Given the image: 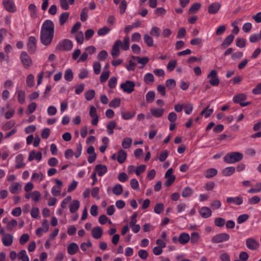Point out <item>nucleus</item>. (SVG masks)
<instances>
[{
    "instance_id": "5fc2aeb1",
    "label": "nucleus",
    "mask_w": 261,
    "mask_h": 261,
    "mask_svg": "<svg viewBox=\"0 0 261 261\" xmlns=\"http://www.w3.org/2000/svg\"><path fill=\"white\" fill-rule=\"evenodd\" d=\"M17 221L15 219H12L7 225V229L8 231H12L14 227L17 225Z\"/></svg>"
},
{
    "instance_id": "8fccbe9b",
    "label": "nucleus",
    "mask_w": 261,
    "mask_h": 261,
    "mask_svg": "<svg viewBox=\"0 0 261 261\" xmlns=\"http://www.w3.org/2000/svg\"><path fill=\"white\" fill-rule=\"evenodd\" d=\"M37 104L35 102L31 103L27 108V110L26 111V114L27 115H30L33 113L36 109Z\"/></svg>"
},
{
    "instance_id": "f8f14e48",
    "label": "nucleus",
    "mask_w": 261,
    "mask_h": 261,
    "mask_svg": "<svg viewBox=\"0 0 261 261\" xmlns=\"http://www.w3.org/2000/svg\"><path fill=\"white\" fill-rule=\"evenodd\" d=\"M135 84L134 82L130 81H126L120 85V88L124 92L127 93H130L134 90Z\"/></svg>"
},
{
    "instance_id": "b1692460",
    "label": "nucleus",
    "mask_w": 261,
    "mask_h": 261,
    "mask_svg": "<svg viewBox=\"0 0 261 261\" xmlns=\"http://www.w3.org/2000/svg\"><path fill=\"white\" fill-rule=\"evenodd\" d=\"M95 170L98 176H102L107 172V167L106 165L99 164L95 166Z\"/></svg>"
},
{
    "instance_id": "f257e3e1",
    "label": "nucleus",
    "mask_w": 261,
    "mask_h": 261,
    "mask_svg": "<svg viewBox=\"0 0 261 261\" xmlns=\"http://www.w3.org/2000/svg\"><path fill=\"white\" fill-rule=\"evenodd\" d=\"M243 154L239 152H231L227 153L223 158L224 162L227 164H234L241 161Z\"/></svg>"
},
{
    "instance_id": "9b49d317",
    "label": "nucleus",
    "mask_w": 261,
    "mask_h": 261,
    "mask_svg": "<svg viewBox=\"0 0 261 261\" xmlns=\"http://www.w3.org/2000/svg\"><path fill=\"white\" fill-rule=\"evenodd\" d=\"M54 24L51 20H46L43 23L41 31L54 33Z\"/></svg>"
},
{
    "instance_id": "473e14b6",
    "label": "nucleus",
    "mask_w": 261,
    "mask_h": 261,
    "mask_svg": "<svg viewBox=\"0 0 261 261\" xmlns=\"http://www.w3.org/2000/svg\"><path fill=\"white\" fill-rule=\"evenodd\" d=\"M126 152L123 150H120L118 153L117 161L120 164H122L125 160L126 158Z\"/></svg>"
},
{
    "instance_id": "0e129e2a",
    "label": "nucleus",
    "mask_w": 261,
    "mask_h": 261,
    "mask_svg": "<svg viewBox=\"0 0 261 261\" xmlns=\"http://www.w3.org/2000/svg\"><path fill=\"white\" fill-rule=\"evenodd\" d=\"M109 71H105L102 72L100 76V81L101 83H104L107 81L110 75Z\"/></svg>"
},
{
    "instance_id": "aec40b11",
    "label": "nucleus",
    "mask_w": 261,
    "mask_h": 261,
    "mask_svg": "<svg viewBox=\"0 0 261 261\" xmlns=\"http://www.w3.org/2000/svg\"><path fill=\"white\" fill-rule=\"evenodd\" d=\"M131 59L135 62V64H140L141 66L139 68H142L147 64V57L140 58L139 57L132 56Z\"/></svg>"
},
{
    "instance_id": "20e7f679",
    "label": "nucleus",
    "mask_w": 261,
    "mask_h": 261,
    "mask_svg": "<svg viewBox=\"0 0 261 261\" xmlns=\"http://www.w3.org/2000/svg\"><path fill=\"white\" fill-rule=\"evenodd\" d=\"M73 47V43L69 39H64L59 43L57 49L60 50L69 51Z\"/></svg>"
},
{
    "instance_id": "052dcab7",
    "label": "nucleus",
    "mask_w": 261,
    "mask_h": 261,
    "mask_svg": "<svg viewBox=\"0 0 261 261\" xmlns=\"http://www.w3.org/2000/svg\"><path fill=\"white\" fill-rule=\"evenodd\" d=\"M177 64V61L175 60L170 61L167 65L168 70L170 71H173L175 68Z\"/></svg>"
},
{
    "instance_id": "2eb2a0df",
    "label": "nucleus",
    "mask_w": 261,
    "mask_h": 261,
    "mask_svg": "<svg viewBox=\"0 0 261 261\" xmlns=\"http://www.w3.org/2000/svg\"><path fill=\"white\" fill-rule=\"evenodd\" d=\"M121 44V41L120 40H116L111 50V55L113 58H116L119 55V47Z\"/></svg>"
},
{
    "instance_id": "a211bd4d",
    "label": "nucleus",
    "mask_w": 261,
    "mask_h": 261,
    "mask_svg": "<svg viewBox=\"0 0 261 261\" xmlns=\"http://www.w3.org/2000/svg\"><path fill=\"white\" fill-rule=\"evenodd\" d=\"M199 213L203 218H208L212 215L211 210L206 206H203L199 210Z\"/></svg>"
},
{
    "instance_id": "603ef678",
    "label": "nucleus",
    "mask_w": 261,
    "mask_h": 261,
    "mask_svg": "<svg viewBox=\"0 0 261 261\" xmlns=\"http://www.w3.org/2000/svg\"><path fill=\"white\" fill-rule=\"evenodd\" d=\"M199 239V233L197 232H193L191 233V236L190 238L191 243L193 244H195L197 243Z\"/></svg>"
},
{
    "instance_id": "a19ab883",
    "label": "nucleus",
    "mask_w": 261,
    "mask_h": 261,
    "mask_svg": "<svg viewBox=\"0 0 261 261\" xmlns=\"http://www.w3.org/2000/svg\"><path fill=\"white\" fill-rule=\"evenodd\" d=\"M17 94L18 102L21 105L23 104L25 98V92L23 90H19L17 92Z\"/></svg>"
},
{
    "instance_id": "dca6fc26",
    "label": "nucleus",
    "mask_w": 261,
    "mask_h": 261,
    "mask_svg": "<svg viewBox=\"0 0 261 261\" xmlns=\"http://www.w3.org/2000/svg\"><path fill=\"white\" fill-rule=\"evenodd\" d=\"M55 182L57 185V186H54L51 189V194L54 196H57L61 192V187L63 185V183L61 180L58 179H56Z\"/></svg>"
},
{
    "instance_id": "1a4fd4ad",
    "label": "nucleus",
    "mask_w": 261,
    "mask_h": 261,
    "mask_svg": "<svg viewBox=\"0 0 261 261\" xmlns=\"http://www.w3.org/2000/svg\"><path fill=\"white\" fill-rule=\"evenodd\" d=\"M3 5L8 12L14 13L16 11V7L14 2L12 0H3Z\"/></svg>"
},
{
    "instance_id": "3c124183",
    "label": "nucleus",
    "mask_w": 261,
    "mask_h": 261,
    "mask_svg": "<svg viewBox=\"0 0 261 261\" xmlns=\"http://www.w3.org/2000/svg\"><path fill=\"white\" fill-rule=\"evenodd\" d=\"M121 101L119 98H115L110 103L109 106L111 108H116L120 106Z\"/></svg>"
},
{
    "instance_id": "6e6552de",
    "label": "nucleus",
    "mask_w": 261,
    "mask_h": 261,
    "mask_svg": "<svg viewBox=\"0 0 261 261\" xmlns=\"http://www.w3.org/2000/svg\"><path fill=\"white\" fill-rule=\"evenodd\" d=\"M207 77L210 79V84L213 86H217L220 83V80L217 77V72L216 70H212L208 74Z\"/></svg>"
},
{
    "instance_id": "393cba45",
    "label": "nucleus",
    "mask_w": 261,
    "mask_h": 261,
    "mask_svg": "<svg viewBox=\"0 0 261 261\" xmlns=\"http://www.w3.org/2000/svg\"><path fill=\"white\" fill-rule=\"evenodd\" d=\"M79 250V247L75 243H71L67 247V252L70 255L75 254Z\"/></svg>"
},
{
    "instance_id": "09e8293b",
    "label": "nucleus",
    "mask_w": 261,
    "mask_h": 261,
    "mask_svg": "<svg viewBox=\"0 0 261 261\" xmlns=\"http://www.w3.org/2000/svg\"><path fill=\"white\" fill-rule=\"evenodd\" d=\"M132 143V140L130 138H125L122 142V146L123 148L127 149L128 148Z\"/></svg>"
},
{
    "instance_id": "39448f33",
    "label": "nucleus",
    "mask_w": 261,
    "mask_h": 261,
    "mask_svg": "<svg viewBox=\"0 0 261 261\" xmlns=\"http://www.w3.org/2000/svg\"><path fill=\"white\" fill-rule=\"evenodd\" d=\"M20 60L23 66L28 68L32 64V60L30 56L26 51H22L20 55Z\"/></svg>"
},
{
    "instance_id": "6ab92c4d",
    "label": "nucleus",
    "mask_w": 261,
    "mask_h": 261,
    "mask_svg": "<svg viewBox=\"0 0 261 261\" xmlns=\"http://www.w3.org/2000/svg\"><path fill=\"white\" fill-rule=\"evenodd\" d=\"M221 8V5L219 3H214L211 4L208 8V12L211 14L217 13Z\"/></svg>"
},
{
    "instance_id": "f3484780",
    "label": "nucleus",
    "mask_w": 261,
    "mask_h": 261,
    "mask_svg": "<svg viewBox=\"0 0 261 261\" xmlns=\"http://www.w3.org/2000/svg\"><path fill=\"white\" fill-rule=\"evenodd\" d=\"M234 38V36L232 34L227 36L220 45L221 47L223 49L227 48L232 43Z\"/></svg>"
},
{
    "instance_id": "0eeeda50",
    "label": "nucleus",
    "mask_w": 261,
    "mask_h": 261,
    "mask_svg": "<svg viewBox=\"0 0 261 261\" xmlns=\"http://www.w3.org/2000/svg\"><path fill=\"white\" fill-rule=\"evenodd\" d=\"M27 49L29 53L33 54L36 50L37 40L34 36H30L28 38L27 43Z\"/></svg>"
},
{
    "instance_id": "2f4dec72",
    "label": "nucleus",
    "mask_w": 261,
    "mask_h": 261,
    "mask_svg": "<svg viewBox=\"0 0 261 261\" xmlns=\"http://www.w3.org/2000/svg\"><path fill=\"white\" fill-rule=\"evenodd\" d=\"M235 170L234 167H226L223 170L222 174L225 176H229L232 175L235 172Z\"/></svg>"
},
{
    "instance_id": "c756f323",
    "label": "nucleus",
    "mask_w": 261,
    "mask_h": 261,
    "mask_svg": "<svg viewBox=\"0 0 261 261\" xmlns=\"http://www.w3.org/2000/svg\"><path fill=\"white\" fill-rule=\"evenodd\" d=\"M23 156L21 154H19L16 157V165L15 167L17 169L20 168L25 165L23 163Z\"/></svg>"
},
{
    "instance_id": "69168bd1",
    "label": "nucleus",
    "mask_w": 261,
    "mask_h": 261,
    "mask_svg": "<svg viewBox=\"0 0 261 261\" xmlns=\"http://www.w3.org/2000/svg\"><path fill=\"white\" fill-rule=\"evenodd\" d=\"M192 189L190 187H186L182 190L181 195L183 197H187L192 194Z\"/></svg>"
},
{
    "instance_id": "c9c22d12",
    "label": "nucleus",
    "mask_w": 261,
    "mask_h": 261,
    "mask_svg": "<svg viewBox=\"0 0 261 261\" xmlns=\"http://www.w3.org/2000/svg\"><path fill=\"white\" fill-rule=\"evenodd\" d=\"M21 187V185L18 182H14L9 187V190L12 194H16L19 189Z\"/></svg>"
},
{
    "instance_id": "e433bc0d",
    "label": "nucleus",
    "mask_w": 261,
    "mask_h": 261,
    "mask_svg": "<svg viewBox=\"0 0 261 261\" xmlns=\"http://www.w3.org/2000/svg\"><path fill=\"white\" fill-rule=\"evenodd\" d=\"M69 16V13L67 12L62 13L60 15V17H59V22H60V24L61 25H63L65 23V22L67 21Z\"/></svg>"
},
{
    "instance_id": "9d476101",
    "label": "nucleus",
    "mask_w": 261,
    "mask_h": 261,
    "mask_svg": "<svg viewBox=\"0 0 261 261\" xmlns=\"http://www.w3.org/2000/svg\"><path fill=\"white\" fill-rule=\"evenodd\" d=\"M246 247L252 251L257 250L259 246V242L253 238H249L246 240Z\"/></svg>"
},
{
    "instance_id": "37998d69",
    "label": "nucleus",
    "mask_w": 261,
    "mask_h": 261,
    "mask_svg": "<svg viewBox=\"0 0 261 261\" xmlns=\"http://www.w3.org/2000/svg\"><path fill=\"white\" fill-rule=\"evenodd\" d=\"M225 220L224 219L220 217L216 218L214 220L215 225L219 227H222L225 224Z\"/></svg>"
},
{
    "instance_id": "7c9ffc66",
    "label": "nucleus",
    "mask_w": 261,
    "mask_h": 261,
    "mask_svg": "<svg viewBox=\"0 0 261 261\" xmlns=\"http://www.w3.org/2000/svg\"><path fill=\"white\" fill-rule=\"evenodd\" d=\"M64 77L65 81L67 82L72 81L73 78V74L72 70L70 68L67 69L65 71Z\"/></svg>"
},
{
    "instance_id": "e2e57ef3",
    "label": "nucleus",
    "mask_w": 261,
    "mask_h": 261,
    "mask_svg": "<svg viewBox=\"0 0 261 261\" xmlns=\"http://www.w3.org/2000/svg\"><path fill=\"white\" fill-rule=\"evenodd\" d=\"M249 215L248 214H243L240 215L237 218V223L238 224H242L245 222L249 219Z\"/></svg>"
},
{
    "instance_id": "c03bdc74",
    "label": "nucleus",
    "mask_w": 261,
    "mask_h": 261,
    "mask_svg": "<svg viewBox=\"0 0 261 261\" xmlns=\"http://www.w3.org/2000/svg\"><path fill=\"white\" fill-rule=\"evenodd\" d=\"M108 57V54L107 51L102 50L100 51L97 55V59L100 61H104Z\"/></svg>"
},
{
    "instance_id": "774afa93",
    "label": "nucleus",
    "mask_w": 261,
    "mask_h": 261,
    "mask_svg": "<svg viewBox=\"0 0 261 261\" xmlns=\"http://www.w3.org/2000/svg\"><path fill=\"white\" fill-rule=\"evenodd\" d=\"M169 153L167 150H164L162 151L159 155V160L160 162H163L167 158L168 156Z\"/></svg>"
},
{
    "instance_id": "13d9d810",
    "label": "nucleus",
    "mask_w": 261,
    "mask_h": 261,
    "mask_svg": "<svg viewBox=\"0 0 261 261\" xmlns=\"http://www.w3.org/2000/svg\"><path fill=\"white\" fill-rule=\"evenodd\" d=\"M164 207V205L163 203H158L154 207V212L156 214H160L163 211Z\"/></svg>"
},
{
    "instance_id": "4c0bfd02",
    "label": "nucleus",
    "mask_w": 261,
    "mask_h": 261,
    "mask_svg": "<svg viewBox=\"0 0 261 261\" xmlns=\"http://www.w3.org/2000/svg\"><path fill=\"white\" fill-rule=\"evenodd\" d=\"M147 1V0H141L139 2V9L141 11L139 14L143 17H145L147 15V9H144L143 5Z\"/></svg>"
},
{
    "instance_id": "de8ad7c7",
    "label": "nucleus",
    "mask_w": 261,
    "mask_h": 261,
    "mask_svg": "<svg viewBox=\"0 0 261 261\" xmlns=\"http://www.w3.org/2000/svg\"><path fill=\"white\" fill-rule=\"evenodd\" d=\"M210 105H208L206 108L204 109L201 112L200 114L201 115H204V117L207 118H208L213 112V109H209Z\"/></svg>"
},
{
    "instance_id": "79ce46f5",
    "label": "nucleus",
    "mask_w": 261,
    "mask_h": 261,
    "mask_svg": "<svg viewBox=\"0 0 261 261\" xmlns=\"http://www.w3.org/2000/svg\"><path fill=\"white\" fill-rule=\"evenodd\" d=\"M123 192V187L120 184L116 185L113 188V192L116 195H120Z\"/></svg>"
},
{
    "instance_id": "7ed1b4c3",
    "label": "nucleus",
    "mask_w": 261,
    "mask_h": 261,
    "mask_svg": "<svg viewBox=\"0 0 261 261\" xmlns=\"http://www.w3.org/2000/svg\"><path fill=\"white\" fill-rule=\"evenodd\" d=\"M54 33L50 32H40V41L44 45H49L53 39Z\"/></svg>"
},
{
    "instance_id": "4468645a",
    "label": "nucleus",
    "mask_w": 261,
    "mask_h": 261,
    "mask_svg": "<svg viewBox=\"0 0 261 261\" xmlns=\"http://www.w3.org/2000/svg\"><path fill=\"white\" fill-rule=\"evenodd\" d=\"M2 242L5 246H11L13 242V237L10 233H6L2 238Z\"/></svg>"
},
{
    "instance_id": "a878e982",
    "label": "nucleus",
    "mask_w": 261,
    "mask_h": 261,
    "mask_svg": "<svg viewBox=\"0 0 261 261\" xmlns=\"http://www.w3.org/2000/svg\"><path fill=\"white\" fill-rule=\"evenodd\" d=\"M44 175L42 172L33 173L31 177V180L35 182H40L44 179Z\"/></svg>"
},
{
    "instance_id": "4be33fe9",
    "label": "nucleus",
    "mask_w": 261,
    "mask_h": 261,
    "mask_svg": "<svg viewBox=\"0 0 261 261\" xmlns=\"http://www.w3.org/2000/svg\"><path fill=\"white\" fill-rule=\"evenodd\" d=\"M178 242L181 245H185L188 243L190 240V237L188 233L182 232L180 234L178 238Z\"/></svg>"
},
{
    "instance_id": "338daca9",
    "label": "nucleus",
    "mask_w": 261,
    "mask_h": 261,
    "mask_svg": "<svg viewBox=\"0 0 261 261\" xmlns=\"http://www.w3.org/2000/svg\"><path fill=\"white\" fill-rule=\"evenodd\" d=\"M260 201V198L258 196H254L248 199V203L250 204H256L259 203Z\"/></svg>"
},
{
    "instance_id": "680f3d73",
    "label": "nucleus",
    "mask_w": 261,
    "mask_h": 261,
    "mask_svg": "<svg viewBox=\"0 0 261 261\" xmlns=\"http://www.w3.org/2000/svg\"><path fill=\"white\" fill-rule=\"evenodd\" d=\"M75 40H76V42L80 44H82L83 43L84 34L82 32L80 31L76 33V34L75 35Z\"/></svg>"
},
{
    "instance_id": "f03ea898",
    "label": "nucleus",
    "mask_w": 261,
    "mask_h": 261,
    "mask_svg": "<svg viewBox=\"0 0 261 261\" xmlns=\"http://www.w3.org/2000/svg\"><path fill=\"white\" fill-rule=\"evenodd\" d=\"M230 238V235L227 233H220L214 236L211 239V242L214 244H218L228 241Z\"/></svg>"
},
{
    "instance_id": "cd10ccee",
    "label": "nucleus",
    "mask_w": 261,
    "mask_h": 261,
    "mask_svg": "<svg viewBox=\"0 0 261 261\" xmlns=\"http://www.w3.org/2000/svg\"><path fill=\"white\" fill-rule=\"evenodd\" d=\"M80 202L77 200H73L69 205L70 213H74L79 208Z\"/></svg>"
},
{
    "instance_id": "5701e85b",
    "label": "nucleus",
    "mask_w": 261,
    "mask_h": 261,
    "mask_svg": "<svg viewBox=\"0 0 261 261\" xmlns=\"http://www.w3.org/2000/svg\"><path fill=\"white\" fill-rule=\"evenodd\" d=\"M150 113L152 116L156 118H159L162 116L164 109L163 108H151Z\"/></svg>"
},
{
    "instance_id": "412c9836",
    "label": "nucleus",
    "mask_w": 261,
    "mask_h": 261,
    "mask_svg": "<svg viewBox=\"0 0 261 261\" xmlns=\"http://www.w3.org/2000/svg\"><path fill=\"white\" fill-rule=\"evenodd\" d=\"M103 231L101 227L96 226L93 228L91 232L92 237L95 239L100 238L102 235Z\"/></svg>"
},
{
    "instance_id": "bb28decb",
    "label": "nucleus",
    "mask_w": 261,
    "mask_h": 261,
    "mask_svg": "<svg viewBox=\"0 0 261 261\" xmlns=\"http://www.w3.org/2000/svg\"><path fill=\"white\" fill-rule=\"evenodd\" d=\"M247 99V96L244 93H240L234 95L233 97V101L236 103H240Z\"/></svg>"
},
{
    "instance_id": "6e6d98bb",
    "label": "nucleus",
    "mask_w": 261,
    "mask_h": 261,
    "mask_svg": "<svg viewBox=\"0 0 261 261\" xmlns=\"http://www.w3.org/2000/svg\"><path fill=\"white\" fill-rule=\"evenodd\" d=\"M88 10L87 8H84L82 9L81 15L80 18L82 21H85L88 18Z\"/></svg>"
},
{
    "instance_id": "ea45409f",
    "label": "nucleus",
    "mask_w": 261,
    "mask_h": 261,
    "mask_svg": "<svg viewBox=\"0 0 261 261\" xmlns=\"http://www.w3.org/2000/svg\"><path fill=\"white\" fill-rule=\"evenodd\" d=\"M95 95V92L94 90H89L85 93V97L88 101L92 100Z\"/></svg>"
},
{
    "instance_id": "ddd939ff",
    "label": "nucleus",
    "mask_w": 261,
    "mask_h": 261,
    "mask_svg": "<svg viewBox=\"0 0 261 261\" xmlns=\"http://www.w3.org/2000/svg\"><path fill=\"white\" fill-rule=\"evenodd\" d=\"M226 202L229 204H233L240 205L243 203V198L240 195L236 197H229L226 198Z\"/></svg>"
},
{
    "instance_id": "49530a36",
    "label": "nucleus",
    "mask_w": 261,
    "mask_h": 261,
    "mask_svg": "<svg viewBox=\"0 0 261 261\" xmlns=\"http://www.w3.org/2000/svg\"><path fill=\"white\" fill-rule=\"evenodd\" d=\"M28 9L32 17H34L36 15L37 7L34 4H31L29 5Z\"/></svg>"
},
{
    "instance_id": "4d7b16f0",
    "label": "nucleus",
    "mask_w": 261,
    "mask_h": 261,
    "mask_svg": "<svg viewBox=\"0 0 261 261\" xmlns=\"http://www.w3.org/2000/svg\"><path fill=\"white\" fill-rule=\"evenodd\" d=\"M201 5L199 3H195L193 4L189 9V12L195 13L197 12L200 8Z\"/></svg>"
},
{
    "instance_id": "423d86ee",
    "label": "nucleus",
    "mask_w": 261,
    "mask_h": 261,
    "mask_svg": "<svg viewBox=\"0 0 261 261\" xmlns=\"http://www.w3.org/2000/svg\"><path fill=\"white\" fill-rule=\"evenodd\" d=\"M173 170L172 168H169L166 172L165 177L167 179L164 183V186L166 187H170L175 180L176 177L173 175Z\"/></svg>"
},
{
    "instance_id": "a18cd8bd",
    "label": "nucleus",
    "mask_w": 261,
    "mask_h": 261,
    "mask_svg": "<svg viewBox=\"0 0 261 261\" xmlns=\"http://www.w3.org/2000/svg\"><path fill=\"white\" fill-rule=\"evenodd\" d=\"M175 86L176 82L174 79H168L166 81V86L169 90L174 89Z\"/></svg>"
},
{
    "instance_id": "864d4df0",
    "label": "nucleus",
    "mask_w": 261,
    "mask_h": 261,
    "mask_svg": "<svg viewBox=\"0 0 261 261\" xmlns=\"http://www.w3.org/2000/svg\"><path fill=\"white\" fill-rule=\"evenodd\" d=\"M111 30L107 27H104L99 29L97 31L98 36H105L110 32Z\"/></svg>"
},
{
    "instance_id": "f704fd0d",
    "label": "nucleus",
    "mask_w": 261,
    "mask_h": 261,
    "mask_svg": "<svg viewBox=\"0 0 261 261\" xmlns=\"http://www.w3.org/2000/svg\"><path fill=\"white\" fill-rule=\"evenodd\" d=\"M18 258L21 261H29V257L25 250H21L18 253Z\"/></svg>"
},
{
    "instance_id": "72a5a7b5",
    "label": "nucleus",
    "mask_w": 261,
    "mask_h": 261,
    "mask_svg": "<svg viewBox=\"0 0 261 261\" xmlns=\"http://www.w3.org/2000/svg\"><path fill=\"white\" fill-rule=\"evenodd\" d=\"M120 46L124 50H127L129 47V38L128 36H125L124 38L123 42L121 41V44Z\"/></svg>"
},
{
    "instance_id": "c85d7f7f",
    "label": "nucleus",
    "mask_w": 261,
    "mask_h": 261,
    "mask_svg": "<svg viewBox=\"0 0 261 261\" xmlns=\"http://www.w3.org/2000/svg\"><path fill=\"white\" fill-rule=\"evenodd\" d=\"M218 171L215 168H210L205 172L204 176L206 178H211L217 174Z\"/></svg>"
},
{
    "instance_id": "58836bf2",
    "label": "nucleus",
    "mask_w": 261,
    "mask_h": 261,
    "mask_svg": "<svg viewBox=\"0 0 261 261\" xmlns=\"http://www.w3.org/2000/svg\"><path fill=\"white\" fill-rule=\"evenodd\" d=\"M166 13V10L163 7L157 8L154 12V17L163 16Z\"/></svg>"
},
{
    "instance_id": "bf43d9fd",
    "label": "nucleus",
    "mask_w": 261,
    "mask_h": 261,
    "mask_svg": "<svg viewBox=\"0 0 261 261\" xmlns=\"http://www.w3.org/2000/svg\"><path fill=\"white\" fill-rule=\"evenodd\" d=\"M94 72L96 74H99L101 71V64L99 62H95L93 65Z\"/></svg>"
}]
</instances>
